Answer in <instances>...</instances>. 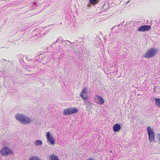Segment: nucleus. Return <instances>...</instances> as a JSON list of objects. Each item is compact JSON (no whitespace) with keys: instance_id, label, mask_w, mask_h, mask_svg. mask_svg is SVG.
Returning <instances> with one entry per match:
<instances>
[{"instance_id":"2","label":"nucleus","mask_w":160,"mask_h":160,"mask_svg":"<svg viewBox=\"0 0 160 160\" xmlns=\"http://www.w3.org/2000/svg\"><path fill=\"white\" fill-rule=\"evenodd\" d=\"M78 109L76 108H69L64 110L63 114L65 116L71 115L78 112Z\"/></svg>"},{"instance_id":"7","label":"nucleus","mask_w":160,"mask_h":160,"mask_svg":"<svg viewBox=\"0 0 160 160\" xmlns=\"http://www.w3.org/2000/svg\"><path fill=\"white\" fill-rule=\"evenodd\" d=\"M151 28V27L150 25H142L138 28V31L139 32H145L149 30Z\"/></svg>"},{"instance_id":"25","label":"nucleus","mask_w":160,"mask_h":160,"mask_svg":"<svg viewBox=\"0 0 160 160\" xmlns=\"http://www.w3.org/2000/svg\"><path fill=\"white\" fill-rule=\"evenodd\" d=\"M129 1H128L126 3V4H127L129 2Z\"/></svg>"},{"instance_id":"1","label":"nucleus","mask_w":160,"mask_h":160,"mask_svg":"<svg viewBox=\"0 0 160 160\" xmlns=\"http://www.w3.org/2000/svg\"><path fill=\"white\" fill-rule=\"evenodd\" d=\"M158 51L157 49L152 48L148 50L143 57L149 58L152 57L156 55Z\"/></svg>"},{"instance_id":"20","label":"nucleus","mask_w":160,"mask_h":160,"mask_svg":"<svg viewBox=\"0 0 160 160\" xmlns=\"http://www.w3.org/2000/svg\"><path fill=\"white\" fill-rule=\"evenodd\" d=\"M6 61H7V60L6 59H2L1 60V62H6Z\"/></svg>"},{"instance_id":"18","label":"nucleus","mask_w":160,"mask_h":160,"mask_svg":"<svg viewBox=\"0 0 160 160\" xmlns=\"http://www.w3.org/2000/svg\"><path fill=\"white\" fill-rule=\"evenodd\" d=\"M85 102L87 104H89L90 103V102L87 99L86 100H85Z\"/></svg>"},{"instance_id":"3","label":"nucleus","mask_w":160,"mask_h":160,"mask_svg":"<svg viewBox=\"0 0 160 160\" xmlns=\"http://www.w3.org/2000/svg\"><path fill=\"white\" fill-rule=\"evenodd\" d=\"M147 132L148 135V138L149 141L151 142H153L154 141L155 137L154 132L150 127H148Z\"/></svg>"},{"instance_id":"16","label":"nucleus","mask_w":160,"mask_h":160,"mask_svg":"<svg viewBox=\"0 0 160 160\" xmlns=\"http://www.w3.org/2000/svg\"><path fill=\"white\" fill-rule=\"evenodd\" d=\"M28 160H40V159L39 158L35 156H32L31 158H30Z\"/></svg>"},{"instance_id":"5","label":"nucleus","mask_w":160,"mask_h":160,"mask_svg":"<svg viewBox=\"0 0 160 160\" xmlns=\"http://www.w3.org/2000/svg\"><path fill=\"white\" fill-rule=\"evenodd\" d=\"M47 137L48 140L49 141V143L52 145L55 144V142L54 140V138L50 134L49 132H48L47 133Z\"/></svg>"},{"instance_id":"12","label":"nucleus","mask_w":160,"mask_h":160,"mask_svg":"<svg viewBox=\"0 0 160 160\" xmlns=\"http://www.w3.org/2000/svg\"><path fill=\"white\" fill-rule=\"evenodd\" d=\"M49 158L51 160H59L57 156L52 154L50 155Z\"/></svg>"},{"instance_id":"9","label":"nucleus","mask_w":160,"mask_h":160,"mask_svg":"<svg viewBox=\"0 0 160 160\" xmlns=\"http://www.w3.org/2000/svg\"><path fill=\"white\" fill-rule=\"evenodd\" d=\"M87 93V90L86 88H85L82 92L81 93V97L83 98L84 100H86L88 99V97L84 95H86Z\"/></svg>"},{"instance_id":"22","label":"nucleus","mask_w":160,"mask_h":160,"mask_svg":"<svg viewBox=\"0 0 160 160\" xmlns=\"http://www.w3.org/2000/svg\"><path fill=\"white\" fill-rule=\"evenodd\" d=\"M86 160H94V159L92 158H90L88 159H86Z\"/></svg>"},{"instance_id":"17","label":"nucleus","mask_w":160,"mask_h":160,"mask_svg":"<svg viewBox=\"0 0 160 160\" xmlns=\"http://www.w3.org/2000/svg\"><path fill=\"white\" fill-rule=\"evenodd\" d=\"M157 138L158 140L160 142V133H158L157 134Z\"/></svg>"},{"instance_id":"23","label":"nucleus","mask_w":160,"mask_h":160,"mask_svg":"<svg viewBox=\"0 0 160 160\" xmlns=\"http://www.w3.org/2000/svg\"><path fill=\"white\" fill-rule=\"evenodd\" d=\"M88 7H91V4H88Z\"/></svg>"},{"instance_id":"19","label":"nucleus","mask_w":160,"mask_h":160,"mask_svg":"<svg viewBox=\"0 0 160 160\" xmlns=\"http://www.w3.org/2000/svg\"><path fill=\"white\" fill-rule=\"evenodd\" d=\"M35 3H34L33 4V5L31 6V8L33 9L35 8V7L34 6V5Z\"/></svg>"},{"instance_id":"14","label":"nucleus","mask_w":160,"mask_h":160,"mask_svg":"<svg viewBox=\"0 0 160 160\" xmlns=\"http://www.w3.org/2000/svg\"><path fill=\"white\" fill-rule=\"evenodd\" d=\"M99 0H89L90 3L92 5H95L98 3Z\"/></svg>"},{"instance_id":"10","label":"nucleus","mask_w":160,"mask_h":160,"mask_svg":"<svg viewBox=\"0 0 160 160\" xmlns=\"http://www.w3.org/2000/svg\"><path fill=\"white\" fill-rule=\"evenodd\" d=\"M121 128V126L120 124L118 123L115 124L113 127V131L115 132H119Z\"/></svg>"},{"instance_id":"24","label":"nucleus","mask_w":160,"mask_h":160,"mask_svg":"<svg viewBox=\"0 0 160 160\" xmlns=\"http://www.w3.org/2000/svg\"><path fill=\"white\" fill-rule=\"evenodd\" d=\"M68 42H69L70 44H71V42L69 41H68Z\"/></svg>"},{"instance_id":"11","label":"nucleus","mask_w":160,"mask_h":160,"mask_svg":"<svg viewBox=\"0 0 160 160\" xmlns=\"http://www.w3.org/2000/svg\"><path fill=\"white\" fill-rule=\"evenodd\" d=\"M22 121V123L25 124L31 123V120L29 118L25 116L23 119Z\"/></svg>"},{"instance_id":"15","label":"nucleus","mask_w":160,"mask_h":160,"mask_svg":"<svg viewBox=\"0 0 160 160\" xmlns=\"http://www.w3.org/2000/svg\"><path fill=\"white\" fill-rule=\"evenodd\" d=\"M42 142L40 140H37L34 142V144L37 146L41 145L42 144Z\"/></svg>"},{"instance_id":"6","label":"nucleus","mask_w":160,"mask_h":160,"mask_svg":"<svg viewBox=\"0 0 160 160\" xmlns=\"http://www.w3.org/2000/svg\"><path fill=\"white\" fill-rule=\"evenodd\" d=\"M94 99L96 102L98 104L102 105L104 102V101L103 98L102 97L98 95L96 96Z\"/></svg>"},{"instance_id":"8","label":"nucleus","mask_w":160,"mask_h":160,"mask_svg":"<svg viewBox=\"0 0 160 160\" xmlns=\"http://www.w3.org/2000/svg\"><path fill=\"white\" fill-rule=\"evenodd\" d=\"M24 115L21 114H17L15 115V118L22 123V120L24 117Z\"/></svg>"},{"instance_id":"21","label":"nucleus","mask_w":160,"mask_h":160,"mask_svg":"<svg viewBox=\"0 0 160 160\" xmlns=\"http://www.w3.org/2000/svg\"><path fill=\"white\" fill-rule=\"evenodd\" d=\"M60 41V40L59 39V38H58L57 40L53 43V44H54L55 43H56L58 41Z\"/></svg>"},{"instance_id":"13","label":"nucleus","mask_w":160,"mask_h":160,"mask_svg":"<svg viewBox=\"0 0 160 160\" xmlns=\"http://www.w3.org/2000/svg\"><path fill=\"white\" fill-rule=\"evenodd\" d=\"M154 99L156 105L160 108V98H155Z\"/></svg>"},{"instance_id":"4","label":"nucleus","mask_w":160,"mask_h":160,"mask_svg":"<svg viewBox=\"0 0 160 160\" xmlns=\"http://www.w3.org/2000/svg\"><path fill=\"white\" fill-rule=\"evenodd\" d=\"M0 153L2 156H7L8 155L12 154V152L9 148L7 147H4L1 149Z\"/></svg>"}]
</instances>
